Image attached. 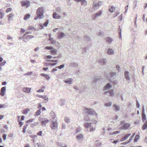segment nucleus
<instances>
[{
  "instance_id": "43",
  "label": "nucleus",
  "mask_w": 147,
  "mask_h": 147,
  "mask_svg": "<svg viewBox=\"0 0 147 147\" xmlns=\"http://www.w3.org/2000/svg\"><path fill=\"white\" fill-rule=\"evenodd\" d=\"M116 73L115 72H111L110 73V77L111 78L114 77L116 75Z\"/></svg>"
},
{
  "instance_id": "6",
  "label": "nucleus",
  "mask_w": 147,
  "mask_h": 147,
  "mask_svg": "<svg viewBox=\"0 0 147 147\" xmlns=\"http://www.w3.org/2000/svg\"><path fill=\"white\" fill-rule=\"evenodd\" d=\"M39 121H41V124L42 125L45 126L46 124L49 122V120L46 119H45L44 120L43 119H39Z\"/></svg>"
},
{
  "instance_id": "21",
  "label": "nucleus",
  "mask_w": 147,
  "mask_h": 147,
  "mask_svg": "<svg viewBox=\"0 0 147 147\" xmlns=\"http://www.w3.org/2000/svg\"><path fill=\"white\" fill-rule=\"evenodd\" d=\"M83 135L82 134H79L77 135L76 136V138L78 140L83 138Z\"/></svg>"
},
{
  "instance_id": "40",
  "label": "nucleus",
  "mask_w": 147,
  "mask_h": 147,
  "mask_svg": "<svg viewBox=\"0 0 147 147\" xmlns=\"http://www.w3.org/2000/svg\"><path fill=\"white\" fill-rule=\"evenodd\" d=\"M34 37V36L32 35H28L26 37V38L28 40H30Z\"/></svg>"
},
{
  "instance_id": "52",
  "label": "nucleus",
  "mask_w": 147,
  "mask_h": 147,
  "mask_svg": "<svg viewBox=\"0 0 147 147\" xmlns=\"http://www.w3.org/2000/svg\"><path fill=\"white\" fill-rule=\"evenodd\" d=\"M49 23V20H47L43 24V25L44 26H47Z\"/></svg>"
},
{
  "instance_id": "11",
  "label": "nucleus",
  "mask_w": 147,
  "mask_h": 147,
  "mask_svg": "<svg viewBox=\"0 0 147 147\" xmlns=\"http://www.w3.org/2000/svg\"><path fill=\"white\" fill-rule=\"evenodd\" d=\"M73 81V80L72 78H67L66 80H65L64 81V82L67 84H72V82Z\"/></svg>"
},
{
  "instance_id": "54",
  "label": "nucleus",
  "mask_w": 147,
  "mask_h": 147,
  "mask_svg": "<svg viewBox=\"0 0 147 147\" xmlns=\"http://www.w3.org/2000/svg\"><path fill=\"white\" fill-rule=\"evenodd\" d=\"M42 98L45 100H48V97L47 96H42Z\"/></svg>"
},
{
  "instance_id": "2",
  "label": "nucleus",
  "mask_w": 147,
  "mask_h": 147,
  "mask_svg": "<svg viewBox=\"0 0 147 147\" xmlns=\"http://www.w3.org/2000/svg\"><path fill=\"white\" fill-rule=\"evenodd\" d=\"M86 113L88 115H95L96 117L97 116V114L95 111L93 109L88 108H86L84 110Z\"/></svg>"
},
{
  "instance_id": "62",
  "label": "nucleus",
  "mask_w": 147,
  "mask_h": 147,
  "mask_svg": "<svg viewBox=\"0 0 147 147\" xmlns=\"http://www.w3.org/2000/svg\"><path fill=\"white\" fill-rule=\"evenodd\" d=\"M57 62H56V63H49V65L51 66H53L56 65H57Z\"/></svg>"
},
{
  "instance_id": "27",
  "label": "nucleus",
  "mask_w": 147,
  "mask_h": 147,
  "mask_svg": "<svg viewBox=\"0 0 147 147\" xmlns=\"http://www.w3.org/2000/svg\"><path fill=\"white\" fill-rule=\"evenodd\" d=\"M14 16V14L12 13H10L7 16L8 18V20L9 21H11V19Z\"/></svg>"
},
{
  "instance_id": "18",
  "label": "nucleus",
  "mask_w": 147,
  "mask_h": 147,
  "mask_svg": "<svg viewBox=\"0 0 147 147\" xmlns=\"http://www.w3.org/2000/svg\"><path fill=\"white\" fill-rule=\"evenodd\" d=\"M113 107L114 108L115 111L117 112L119 111L120 109V107L119 106L117 105L116 104H114L113 106Z\"/></svg>"
},
{
  "instance_id": "12",
  "label": "nucleus",
  "mask_w": 147,
  "mask_h": 147,
  "mask_svg": "<svg viewBox=\"0 0 147 147\" xmlns=\"http://www.w3.org/2000/svg\"><path fill=\"white\" fill-rule=\"evenodd\" d=\"M125 77L127 80H130V78L129 76V72L128 71H126L124 73Z\"/></svg>"
},
{
  "instance_id": "34",
  "label": "nucleus",
  "mask_w": 147,
  "mask_h": 147,
  "mask_svg": "<svg viewBox=\"0 0 147 147\" xmlns=\"http://www.w3.org/2000/svg\"><path fill=\"white\" fill-rule=\"evenodd\" d=\"M139 137H140V136H139L138 135H136L135 137V138H134V142H136L139 139Z\"/></svg>"
},
{
  "instance_id": "48",
  "label": "nucleus",
  "mask_w": 147,
  "mask_h": 147,
  "mask_svg": "<svg viewBox=\"0 0 147 147\" xmlns=\"http://www.w3.org/2000/svg\"><path fill=\"white\" fill-rule=\"evenodd\" d=\"M81 130V128L80 127H78L76 130V133L80 132Z\"/></svg>"
},
{
  "instance_id": "47",
  "label": "nucleus",
  "mask_w": 147,
  "mask_h": 147,
  "mask_svg": "<svg viewBox=\"0 0 147 147\" xmlns=\"http://www.w3.org/2000/svg\"><path fill=\"white\" fill-rule=\"evenodd\" d=\"M135 135V133H134L132 134V136H131L129 140V142H130L133 139V137H134Z\"/></svg>"
},
{
  "instance_id": "17",
  "label": "nucleus",
  "mask_w": 147,
  "mask_h": 147,
  "mask_svg": "<svg viewBox=\"0 0 147 147\" xmlns=\"http://www.w3.org/2000/svg\"><path fill=\"white\" fill-rule=\"evenodd\" d=\"M99 62L101 63L105 64L107 62V60L105 58H101L99 59Z\"/></svg>"
},
{
  "instance_id": "41",
  "label": "nucleus",
  "mask_w": 147,
  "mask_h": 147,
  "mask_svg": "<svg viewBox=\"0 0 147 147\" xmlns=\"http://www.w3.org/2000/svg\"><path fill=\"white\" fill-rule=\"evenodd\" d=\"M81 4L84 5H86L87 4V1L85 0H81Z\"/></svg>"
},
{
  "instance_id": "15",
  "label": "nucleus",
  "mask_w": 147,
  "mask_h": 147,
  "mask_svg": "<svg viewBox=\"0 0 147 147\" xmlns=\"http://www.w3.org/2000/svg\"><path fill=\"white\" fill-rule=\"evenodd\" d=\"M142 119L143 122H145L147 121V120H146V115L144 114V113H142Z\"/></svg>"
},
{
  "instance_id": "38",
  "label": "nucleus",
  "mask_w": 147,
  "mask_h": 147,
  "mask_svg": "<svg viewBox=\"0 0 147 147\" xmlns=\"http://www.w3.org/2000/svg\"><path fill=\"white\" fill-rule=\"evenodd\" d=\"M119 30L118 31H119V35H120L119 38H120L121 39V38H122V37H121V26H119Z\"/></svg>"
},
{
  "instance_id": "19",
  "label": "nucleus",
  "mask_w": 147,
  "mask_h": 147,
  "mask_svg": "<svg viewBox=\"0 0 147 147\" xmlns=\"http://www.w3.org/2000/svg\"><path fill=\"white\" fill-rule=\"evenodd\" d=\"M111 85L110 83H107L105 86L104 88L105 90H106L110 88H111Z\"/></svg>"
},
{
  "instance_id": "4",
  "label": "nucleus",
  "mask_w": 147,
  "mask_h": 147,
  "mask_svg": "<svg viewBox=\"0 0 147 147\" xmlns=\"http://www.w3.org/2000/svg\"><path fill=\"white\" fill-rule=\"evenodd\" d=\"M102 2L101 1H99L98 3L94 1L93 3V8L94 9H97L102 4Z\"/></svg>"
},
{
  "instance_id": "59",
  "label": "nucleus",
  "mask_w": 147,
  "mask_h": 147,
  "mask_svg": "<svg viewBox=\"0 0 147 147\" xmlns=\"http://www.w3.org/2000/svg\"><path fill=\"white\" fill-rule=\"evenodd\" d=\"M6 62L5 61H4L3 62H1V63L0 65H1L2 66H3V65H4L5 64H6Z\"/></svg>"
},
{
  "instance_id": "32",
  "label": "nucleus",
  "mask_w": 147,
  "mask_h": 147,
  "mask_svg": "<svg viewBox=\"0 0 147 147\" xmlns=\"http://www.w3.org/2000/svg\"><path fill=\"white\" fill-rule=\"evenodd\" d=\"M131 135V134H129L126 135L124 138H123V140H121V141H123L126 140Z\"/></svg>"
},
{
  "instance_id": "53",
  "label": "nucleus",
  "mask_w": 147,
  "mask_h": 147,
  "mask_svg": "<svg viewBox=\"0 0 147 147\" xmlns=\"http://www.w3.org/2000/svg\"><path fill=\"white\" fill-rule=\"evenodd\" d=\"M64 67V64H62L58 66V67H57V68H58L59 69H61L63 68Z\"/></svg>"
},
{
  "instance_id": "58",
  "label": "nucleus",
  "mask_w": 147,
  "mask_h": 147,
  "mask_svg": "<svg viewBox=\"0 0 147 147\" xmlns=\"http://www.w3.org/2000/svg\"><path fill=\"white\" fill-rule=\"evenodd\" d=\"M18 121L19 122V124L20 125V127H21V126L23 125L22 122L20 119H18Z\"/></svg>"
},
{
  "instance_id": "7",
  "label": "nucleus",
  "mask_w": 147,
  "mask_h": 147,
  "mask_svg": "<svg viewBox=\"0 0 147 147\" xmlns=\"http://www.w3.org/2000/svg\"><path fill=\"white\" fill-rule=\"evenodd\" d=\"M21 3L22 6H26V8L28 7L30 5L29 1H22Z\"/></svg>"
},
{
  "instance_id": "3",
  "label": "nucleus",
  "mask_w": 147,
  "mask_h": 147,
  "mask_svg": "<svg viewBox=\"0 0 147 147\" xmlns=\"http://www.w3.org/2000/svg\"><path fill=\"white\" fill-rule=\"evenodd\" d=\"M120 124L122 125L120 127V129H121L125 130L128 129L130 126V124L128 123H125V121H121Z\"/></svg>"
},
{
  "instance_id": "23",
  "label": "nucleus",
  "mask_w": 147,
  "mask_h": 147,
  "mask_svg": "<svg viewBox=\"0 0 147 147\" xmlns=\"http://www.w3.org/2000/svg\"><path fill=\"white\" fill-rule=\"evenodd\" d=\"M78 65L76 63L73 62L70 63V66L74 67H77L78 66Z\"/></svg>"
},
{
  "instance_id": "60",
  "label": "nucleus",
  "mask_w": 147,
  "mask_h": 147,
  "mask_svg": "<svg viewBox=\"0 0 147 147\" xmlns=\"http://www.w3.org/2000/svg\"><path fill=\"white\" fill-rule=\"evenodd\" d=\"M12 10V9L11 8H7L6 10V12L7 13H8L9 12V11H11Z\"/></svg>"
},
{
  "instance_id": "13",
  "label": "nucleus",
  "mask_w": 147,
  "mask_h": 147,
  "mask_svg": "<svg viewBox=\"0 0 147 147\" xmlns=\"http://www.w3.org/2000/svg\"><path fill=\"white\" fill-rule=\"evenodd\" d=\"M31 89L30 88H23V91L27 93H30V92Z\"/></svg>"
},
{
  "instance_id": "14",
  "label": "nucleus",
  "mask_w": 147,
  "mask_h": 147,
  "mask_svg": "<svg viewBox=\"0 0 147 147\" xmlns=\"http://www.w3.org/2000/svg\"><path fill=\"white\" fill-rule=\"evenodd\" d=\"M105 94H109V96H112L114 94V92L113 90H110L109 92H105Z\"/></svg>"
},
{
  "instance_id": "5",
  "label": "nucleus",
  "mask_w": 147,
  "mask_h": 147,
  "mask_svg": "<svg viewBox=\"0 0 147 147\" xmlns=\"http://www.w3.org/2000/svg\"><path fill=\"white\" fill-rule=\"evenodd\" d=\"M58 127L57 122L56 121H52V123L51 124V128L53 130H55L57 129Z\"/></svg>"
},
{
  "instance_id": "31",
  "label": "nucleus",
  "mask_w": 147,
  "mask_h": 147,
  "mask_svg": "<svg viewBox=\"0 0 147 147\" xmlns=\"http://www.w3.org/2000/svg\"><path fill=\"white\" fill-rule=\"evenodd\" d=\"M144 123V124L143 125L142 128L143 130H145L147 128V121Z\"/></svg>"
},
{
  "instance_id": "25",
  "label": "nucleus",
  "mask_w": 147,
  "mask_h": 147,
  "mask_svg": "<svg viewBox=\"0 0 147 147\" xmlns=\"http://www.w3.org/2000/svg\"><path fill=\"white\" fill-rule=\"evenodd\" d=\"M65 121L66 123H69L70 122L71 119L65 116Z\"/></svg>"
},
{
  "instance_id": "45",
  "label": "nucleus",
  "mask_w": 147,
  "mask_h": 147,
  "mask_svg": "<svg viewBox=\"0 0 147 147\" xmlns=\"http://www.w3.org/2000/svg\"><path fill=\"white\" fill-rule=\"evenodd\" d=\"M56 11L58 13H60L61 11V9L60 7H58L56 8Z\"/></svg>"
},
{
  "instance_id": "26",
  "label": "nucleus",
  "mask_w": 147,
  "mask_h": 147,
  "mask_svg": "<svg viewBox=\"0 0 147 147\" xmlns=\"http://www.w3.org/2000/svg\"><path fill=\"white\" fill-rule=\"evenodd\" d=\"M41 75L42 76L45 77L47 80H49L50 78V77L47 74H41Z\"/></svg>"
},
{
  "instance_id": "29",
  "label": "nucleus",
  "mask_w": 147,
  "mask_h": 147,
  "mask_svg": "<svg viewBox=\"0 0 147 147\" xmlns=\"http://www.w3.org/2000/svg\"><path fill=\"white\" fill-rule=\"evenodd\" d=\"M50 52L52 54L55 55L57 52V50L56 49L53 48L51 50Z\"/></svg>"
},
{
  "instance_id": "10",
  "label": "nucleus",
  "mask_w": 147,
  "mask_h": 147,
  "mask_svg": "<svg viewBox=\"0 0 147 147\" xmlns=\"http://www.w3.org/2000/svg\"><path fill=\"white\" fill-rule=\"evenodd\" d=\"M6 90V87H3L1 88L0 94L1 95L3 96L5 95V92Z\"/></svg>"
},
{
  "instance_id": "28",
  "label": "nucleus",
  "mask_w": 147,
  "mask_h": 147,
  "mask_svg": "<svg viewBox=\"0 0 147 147\" xmlns=\"http://www.w3.org/2000/svg\"><path fill=\"white\" fill-rule=\"evenodd\" d=\"M107 53L109 55H112L114 53V51L112 49L109 48L108 49Z\"/></svg>"
},
{
  "instance_id": "36",
  "label": "nucleus",
  "mask_w": 147,
  "mask_h": 147,
  "mask_svg": "<svg viewBox=\"0 0 147 147\" xmlns=\"http://www.w3.org/2000/svg\"><path fill=\"white\" fill-rule=\"evenodd\" d=\"M28 126V124H26L24 126L23 130V132L24 133H25V132L26 129H27Z\"/></svg>"
},
{
  "instance_id": "44",
  "label": "nucleus",
  "mask_w": 147,
  "mask_h": 147,
  "mask_svg": "<svg viewBox=\"0 0 147 147\" xmlns=\"http://www.w3.org/2000/svg\"><path fill=\"white\" fill-rule=\"evenodd\" d=\"M30 15L29 14H27L26 15L24 18V20H26L30 18Z\"/></svg>"
},
{
  "instance_id": "63",
  "label": "nucleus",
  "mask_w": 147,
  "mask_h": 147,
  "mask_svg": "<svg viewBox=\"0 0 147 147\" xmlns=\"http://www.w3.org/2000/svg\"><path fill=\"white\" fill-rule=\"evenodd\" d=\"M42 131H39V132L37 133V134L39 136H42Z\"/></svg>"
},
{
  "instance_id": "46",
  "label": "nucleus",
  "mask_w": 147,
  "mask_h": 147,
  "mask_svg": "<svg viewBox=\"0 0 147 147\" xmlns=\"http://www.w3.org/2000/svg\"><path fill=\"white\" fill-rule=\"evenodd\" d=\"M85 39L87 41H88L90 40V38L89 36H86L85 37Z\"/></svg>"
},
{
  "instance_id": "20",
  "label": "nucleus",
  "mask_w": 147,
  "mask_h": 147,
  "mask_svg": "<svg viewBox=\"0 0 147 147\" xmlns=\"http://www.w3.org/2000/svg\"><path fill=\"white\" fill-rule=\"evenodd\" d=\"M102 11L101 10L99 12L96 13V15L94 16V17L93 19H94L100 16L102 14Z\"/></svg>"
},
{
  "instance_id": "61",
  "label": "nucleus",
  "mask_w": 147,
  "mask_h": 147,
  "mask_svg": "<svg viewBox=\"0 0 147 147\" xmlns=\"http://www.w3.org/2000/svg\"><path fill=\"white\" fill-rule=\"evenodd\" d=\"M28 29L29 30H35V29L33 27H31V26H29L28 27Z\"/></svg>"
},
{
  "instance_id": "22",
  "label": "nucleus",
  "mask_w": 147,
  "mask_h": 147,
  "mask_svg": "<svg viewBox=\"0 0 147 147\" xmlns=\"http://www.w3.org/2000/svg\"><path fill=\"white\" fill-rule=\"evenodd\" d=\"M106 40L107 43H110L112 42L113 41V39L111 38L108 37H107L106 38Z\"/></svg>"
},
{
  "instance_id": "35",
  "label": "nucleus",
  "mask_w": 147,
  "mask_h": 147,
  "mask_svg": "<svg viewBox=\"0 0 147 147\" xmlns=\"http://www.w3.org/2000/svg\"><path fill=\"white\" fill-rule=\"evenodd\" d=\"M115 9L114 7L111 6L109 7V11L111 12H113L115 10Z\"/></svg>"
},
{
  "instance_id": "55",
  "label": "nucleus",
  "mask_w": 147,
  "mask_h": 147,
  "mask_svg": "<svg viewBox=\"0 0 147 147\" xmlns=\"http://www.w3.org/2000/svg\"><path fill=\"white\" fill-rule=\"evenodd\" d=\"M32 73V71H30L26 73V74H25L24 75H31Z\"/></svg>"
},
{
  "instance_id": "42",
  "label": "nucleus",
  "mask_w": 147,
  "mask_h": 147,
  "mask_svg": "<svg viewBox=\"0 0 147 147\" xmlns=\"http://www.w3.org/2000/svg\"><path fill=\"white\" fill-rule=\"evenodd\" d=\"M112 105V102H111L106 103L105 104V106L106 107H109Z\"/></svg>"
},
{
  "instance_id": "37",
  "label": "nucleus",
  "mask_w": 147,
  "mask_h": 147,
  "mask_svg": "<svg viewBox=\"0 0 147 147\" xmlns=\"http://www.w3.org/2000/svg\"><path fill=\"white\" fill-rule=\"evenodd\" d=\"M39 124L38 122H35L34 123H31V127H33L35 126L38 125Z\"/></svg>"
},
{
  "instance_id": "33",
  "label": "nucleus",
  "mask_w": 147,
  "mask_h": 147,
  "mask_svg": "<svg viewBox=\"0 0 147 147\" xmlns=\"http://www.w3.org/2000/svg\"><path fill=\"white\" fill-rule=\"evenodd\" d=\"M30 111L29 109H26L23 110V113L24 114H27L28 112Z\"/></svg>"
},
{
  "instance_id": "49",
  "label": "nucleus",
  "mask_w": 147,
  "mask_h": 147,
  "mask_svg": "<svg viewBox=\"0 0 147 147\" xmlns=\"http://www.w3.org/2000/svg\"><path fill=\"white\" fill-rule=\"evenodd\" d=\"M7 106L5 104H0V108H5Z\"/></svg>"
},
{
  "instance_id": "50",
  "label": "nucleus",
  "mask_w": 147,
  "mask_h": 147,
  "mask_svg": "<svg viewBox=\"0 0 147 147\" xmlns=\"http://www.w3.org/2000/svg\"><path fill=\"white\" fill-rule=\"evenodd\" d=\"M47 62H57L58 61L57 60H47Z\"/></svg>"
},
{
  "instance_id": "64",
  "label": "nucleus",
  "mask_w": 147,
  "mask_h": 147,
  "mask_svg": "<svg viewBox=\"0 0 147 147\" xmlns=\"http://www.w3.org/2000/svg\"><path fill=\"white\" fill-rule=\"evenodd\" d=\"M6 136L7 135L6 134H3V138L4 140H6Z\"/></svg>"
},
{
  "instance_id": "9",
  "label": "nucleus",
  "mask_w": 147,
  "mask_h": 147,
  "mask_svg": "<svg viewBox=\"0 0 147 147\" xmlns=\"http://www.w3.org/2000/svg\"><path fill=\"white\" fill-rule=\"evenodd\" d=\"M61 17L59 14H57L56 12H54L53 14V18L54 19H59Z\"/></svg>"
},
{
  "instance_id": "30",
  "label": "nucleus",
  "mask_w": 147,
  "mask_h": 147,
  "mask_svg": "<svg viewBox=\"0 0 147 147\" xmlns=\"http://www.w3.org/2000/svg\"><path fill=\"white\" fill-rule=\"evenodd\" d=\"M65 100L63 99L61 100L59 102V104L62 106L64 105L65 104Z\"/></svg>"
},
{
  "instance_id": "56",
  "label": "nucleus",
  "mask_w": 147,
  "mask_h": 147,
  "mask_svg": "<svg viewBox=\"0 0 147 147\" xmlns=\"http://www.w3.org/2000/svg\"><path fill=\"white\" fill-rule=\"evenodd\" d=\"M46 48L47 49H48V50H52V49H53V48L52 47V46H50V47H48V46H47L46 47Z\"/></svg>"
},
{
  "instance_id": "1",
  "label": "nucleus",
  "mask_w": 147,
  "mask_h": 147,
  "mask_svg": "<svg viewBox=\"0 0 147 147\" xmlns=\"http://www.w3.org/2000/svg\"><path fill=\"white\" fill-rule=\"evenodd\" d=\"M44 12V8L43 7H41L38 8L36 11V14L37 17L34 18L35 20L37 19H41L44 18V16L43 15Z\"/></svg>"
},
{
  "instance_id": "24",
  "label": "nucleus",
  "mask_w": 147,
  "mask_h": 147,
  "mask_svg": "<svg viewBox=\"0 0 147 147\" xmlns=\"http://www.w3.org/2000/svg\"><path fill=\"white\" fill-rule=\"evenodd\" d=\"M64 34L62 32H60L58 35V37L59 38H61L65 36Z\"/></svg>"
},
{
  "instance_id": "39",
  "label": "nucleus",
  "mask_w": 147,
  "mask_h": 147,
  "mask_svg": "<svg viewBox=\"0 0 147 147\" xmlns=\"http://www.w3.org/2000/svg\"><path fill=\"white\" fill-rule=\"evenodd\" d=\"M40 110L39 109L37 110L35 113V114L36 116H38L40 115L41 113Z\"/></svg>"
},
{
  "instance_id": "8",
  "label": "nucleus",
  "mask_w": 147,
  "mask_h": 147,
  "mask_svg": "<svg viewBox=\"0 0 147 147\" xmlns=\"http://www.w3.org/2000/svg\"><path fill=\"white\" fill-rule=\"evenodd\" d=\"M100 79V77L98 76H95L94 77L93 80L92 82V84L97 82Z\"/></svg>"
},
{
  "instance_id": "57",
  "label": "nucleus",
  "mask_w": 147,
  "mask_h": 147,
  "mask_svg": "<svg viewBox=\"0 0 147 147\" xmlns=\"http://www.w3.org/2000/svg\"><path fill=\"white\" fill-rule=\"evenodd\" d=\"M34 119H31L30 120H28L26 121V123H28L30 122H32L34 121Z\"/></svg>"
},
{
  "instance_id": "16",
  "label": "nucleus",
  "mask_w": 147,
  "mask_h": 147,
  "mask_svg": "<svg viewBox=\"0 0 147 147\" xmlns=\"http://www.w3.org/2000/svg\"><path fill=\"white\" fill-rule=\"evenodd\" d=\"M91 123H88L86 122L84 124V126L85 128H88L91 127Z\"/></svg>"
},
{
  "instance_id": "51",
  "label": "nucleus",
  "mask_w": 147,
  "mask_h": 147,
  "mask_svg": "<svg viewBox=\"0 0 147 147\" xmlns=\"http://www.w3.org/2000/svg\"><path fill=\"white\" fill-rule=\"evenodd\" d=\"M117 69L118 70V72H119L121 71V68L119 65H117L116 66Z\"/></svg>"
}]
</instances>
